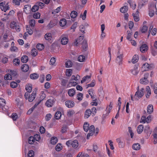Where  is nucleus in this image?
Wrapping results in <instances>:
<instances>
[{"instance_id": "f257e3e1", "label": "nucleus", "mask_w": 157, "mask_h": 157, "mask_svg": "<svg viewBox=\"0 0 157 157\" xmlns=\"http://www.w3.org/2000/svg\"><path fill=\"white\" fill-rule=\"evenodd\" d=\"M123 57V53L122 52L120 53L119 51L117 54V56L116 59V63L118 64L119 65L122 64Z\"/></svg>"}, {"instance_id": "f03ea898", "label": "nucleus", "mask_w": 157, "mask_h": 157, "mask_svg": "<svg viewBox=\"0 0 157 157\" xmlns=\"http://www.w3.org/2000/svg\"><path fill=\"white\" fill-rule=\"evenodd\" d=\"M154 67V65L153 64H149L146 63L143 64L142 68L143 71H148L152 69Z\"/></svg>"}, {"instance_id": "7ed1b4c3", "label": "nucleus", "mask_w": 157, "mask_h": 157, "mask_svg": "<svg viewBox=\"0 0 157 157\" xmlns=\"http://www.w3.org/2000/svg\"><path fill=\"white\" fill-rule=\"evenodd\" d=\"M10 26L12 29H15L16 31L17 32H19L21 31L20 26L15 21L12 22L10 24Z\"/></svg>"}, {"instance_id": "20e7f679", "label": "nucleus", "mask_w": 157, "mask_h": 157, "mask_svg": "<svg viewBox=\"0 0 157 157\" xmlns=\"http://www.w3.org/2000/svg\"><path fill=\"white\" fill-rule=\"evenodd\" d=\"M157 10L156 7V5L152 4L151 5V6L149 8V15L150 17H152L155 13V10Z\"/></svg>"}, {"instance_id": "39448f33", "label": "nucleus", "mask_w": 157, "mask_h": 157, "mask_svg": "<svg viewBox=\"0 0 157 157\" xmlns=\"http://www.w3.org/2000/svg\"><path fill=\"white\" fill-rule=\"evenodd\" d=\"M151 115H149L147 118H146L145 116H143L141 117L140 122V123H145L146 122L148 123L150 122L151 121Z\"/></svg>"}, {"instance_id": "423d86ee", "label": "nucleus", "mask_w": 157, "mask_h": 157, "mask_svg": "<svg viewBox=\"0 0 157 157\" xmlns=\"http://www.w3.org/2000/svg\"><path fill=\"white\" fill-rule=\"evenodd\" d=\"M82 52H86L88 49V45L86 40H83L82 43Z\"/></svg>"}, {"instance_id": "0eeeda50", "label": "nucleus", "mask_w": 157, "mask_h": 157, "mask_svg": "<svg viewBox=\"0 0 157 157\" xmlns=\"http://www.w3.org/2000/svg\"><path fill=\"white\" fill-rule=\"evenodd\" d=\"M61 44L63 45H66L68 42V37L65 36L64 35H63L61 36Z\"/></svg>"}, {"instance_id": "6e6552de", "label": "nucleus", "mask_w": 157, "mask_h": 157, "mask_svg": "<svg viewBox=\"0 0 157 157\" xmlns=\"http://www.w3.org/2000/svg\"><path fill=\"white\" fill-rule=\"evenodd\" d=\"M144 95V92L140 91H137L134 96V98L136 99V100L137 99V97L139 98H141Z\"/></svg>"}, {"instance_id": "1a4fd4ad", "label": "nucleus", "mask_w": 157, "mask_h": 157, "mask_svg": "<svg viewBox=\"0 0 157 157\" xmlns=\"http://www.w3.org/2000/svg\"><path fill=\"white\" fill-rule=\"evenodd\" d=\"M138 66L135 65L133 68L131 70V73L134 75H137L139 72V71L138 70Z\"/></svg>"}, {"instance_id": "9d476101", "label": "nucleus", "mask_w": 157, "mask_h": 157, "mask_svg": "<svg viewBox=\"0 0 157 157\" xmlns=\"http://www.w3.org/2000/svg\"><path fill=\"white\" fill-rule=\"evenodd\" d=\"M36 96L35 91H33L32 94L29 96L28 100L29 102H32L35 98Z\"/></svg>"}, {"instance_id": "9b49d317", "label": "nucleus", "mask_w": 157, "mask_h": 157, "mask_svg": "<svg viewBox=\"0 0 157 157\" xmlns=\"http://www.w3.org/2000/svg\"><path fill=\"white\" fill-rule=\"evenodd\" d=\"M65 105L68 108H72L74 106L75 103L71 101H67L65 102Z\"/></svg>"}, {"instance_id": "f8f14e48", "label": "nucleus", "mask_w": 157, "mask_h": 157, "mask_svg": "<svg viewBox=\"0 0 157 157\" xmlns=\"http://www.w3.org/2000/svg\"><path fill=\"white\" fill-rule=\"evenodd\" d=\"M91 113V110L89 109H87L85 112L84 117L85 118H88L90 117Z\"/></svg>"}, {"instance_id": "ddd939ff", "label": "nucleus", "mask_w": 157, "mask_h": 157, "mask_svg": "<svg viewBox=\"0 0 157 157\" xmlns=\"http://www.w3.org/2000/svg\"><path fill=\"white\" fill-rule=\"evenodd\" d=\"M83 36H80L79 37V38L74 43V44L75 46H78L79 44H82V42H81L82 41H83Z\"/></svg>"}, {"instance_id": "4468645a", "label": "nucleus", "mask_w": 157, "mask_h": 157, "mask_svg": "<svg viewBox=\"0 0 157 157\" xmlns=\"http://www.w3.org/2000/svg\"><path fill=\"white\" fill-rule=\"evenodd\" d=\"M54 102L53 100L49 99L45 103V105L48 107H52Z\"/></svg>"}, {"instance_id": "2eb2a0df", "label": "nucleus", "mask_w": 157, "mask_h": 157, "mask_svg": "<svg viewBox=\"0 0 157 157\" xmlns=\"http://www.w3.org/2000/svg\"><path fill=\"white\" fill-rule=\"evenodd\" d=\"M31 5H26L24 6V11L26 14L29 13L30 11Z\"/></svg>"}, {"instance_id": "dca6fc26", "label": "nucleus", "mask_w": 157, "mask_h": 157, "mask_svg": "<svg viewBox=\"0 0 157 157\" xmlns=\"http://www.w3.org/2000/svg\"><path fill=\"white\" fill-rule=\"evenodd\" d=\"M147 113L148 114L151 113L153 111V107L152 105H149L147 107Z\"/></svg>"}, {"instance_id": "f3484780", "label": "nucleus", "mask_w": 157, "mask_h": 157, "mask_svg": "<svg viewBox=\"0 0 157 157\" xmlns=\"http://www.w3.org/2000/svg\"><path fill=\"white\" fill-rule=\"evenodd\" d=\"M147 48L148 47L146 44H142L140 48V51L144 53L147 51Z\"/></svg>"}, {"instance_id": "a211bd4d", "label": "nucleus", "mask_w": 157, "mask_h": 157, "mask_svg": "<svg viewBox=\"0 0 157 157\" xmlns=\"http://www.w3.org/2000/svg\"><path fill=\"white\" fill-rule=\"evenodd\" d=\"M21 69L23 71L26 72L29 70V67L28 65L24 64L22 66Z\"/></svg>"}, {"instance_id": "6ab92c4d", "label": "nucleus", "mask_w": 157, "mask_h": 157, "mask_svg": "<svg viewBox=\"0 0 157 157\" xmlns=\"http://www.w3.org/2000/svg\"><path fill=\"white\" fill-rule=\"evenodd\" d=\"M52 37V34L49 33H46L44 36L45 40L48 41H50L51 40Z\"/></svg>"}, {"instance_id": "aec40b11", "label": "nucleus", "mask_w": 157, "mask_h": 157, "mask_svg": "<svg viewBox=\"0 0 157 157\" xmlns=\"http://www.w3.org/2000/svg\"><path fill=\"white\" fill-rule=\"evenodd\" d=\"M29 58L26 55L23 56L21 58V61L23 63H25L28 61Z\"/></svg>"}, {"instance_id": "412c9836", "label": "nucleus", "mask_w": 157, "mask_h": 157, "mask_svg": "<svg viewBox=\"0 0 157 157\" xmlns=\"http://www.w3.org/2000/svg\"><path fill=\"white\" fill-rule=\"evenodd\" d=\"M144 129V126L142 125H139L137 129V132L138 134L141 133L143 131Z\"/></svg>"}, {"instance_id": "4be33fe9", "label": "nucleus", "mask_w": 157, "mask_h": 157, "mask_svg": "<svg viewBox=\"0 0 157 157\" xmlns=\"http://www.w3.org/2000/svg\"><path fill=\"white\" fill-rule=\"evenodd\" d=\"M75 93V90L74 89H69L68 92V94L69 96L71 97L73 96Z\"/></svg>"}, {"instance_id": "5701e85b", "label": "nucleus", "mask_w": 157, "mask_h": 157, "mask_svg": "<svg viewBox=\"0 0 157 157\" xmlns=\"http://www.w3.org/2000/svg\"><path fill=\"white\" fill-rule=\"evenodd\" d=\"M132 148L134 150H138L140 149V145L138 143H135L132 145Z\"/></svg>"}, {"instance_id": "b1692460", "label": "nucleus", "mask_w": 157, "mask_h": 157, "mask_svg": "<svg viewBox=\"0 0 157 157\" xmlns=\"http://www.w3.org/2000/svg\"><path fill=\"white\" fill-rule=\"evenodd\" d=\"M32 87L31 84H28L25 86V90L27 92H31L32 90Z\"/></svg>"}, {"instance_id": "393cba45", "label": "nucleus", "mask_w": 157, "mask_h": 157, "mask_svg": "<svg viewBox=\"0 0 157 157\" xmlns=\"http://www.w3.org/2000/svg\"><path fill=\"white\" fill-rule=\"evenodd\" d=\"M39 75L36 73L31 74L30 75V78L32 79H36L38 78Z\"/></svg>"}, {"instance_id": "a878e982", "label": "nucleus", "mask_w": 157, "mask_h": 157, "mask_svg": "<svg viewBox=\"0 0 157 157\" xmlns=\"http://www.w3.org/2000/svg\"><path fill=\"white\" fill-rule=\"evenodd\" d=\"M67 23L66 20L64 18L61 19L59 21L60 25L62 27L64 26Z\"/></svg>"}, {"instance_id": "bb28decb", "label": "nucleus", "mask_w": 157, "mask_h": 157, "mask_svg": "<svg viewBox=\"0 0 157 157\" xmlns=\"http://www.w3.org/2000/svg\"><path fill=\"white\" fill-rule=\"evenodd\" d=\"M71 145L74 148H77L78 146V141L76 140L73 141Z\"/></svg>"}, {"instance_id": "cd10ccee", "label": "nucleus", "mask_w": 157, "mask_h": 157, "mask_svg": "<svg viewBox=\"0 0 157 157\" xmlns=\"http://www.w3.org/2000/svg\"><path fill=\"white\" fill-rule=\"evenodd\" d=\"M39 9V8L36 3L31 8L30 10L33 12H35L38 11Z\"/></svg>"}, {"instance_id": "c85d7f7f", "label": "nucleus", "mask_w": 157, "mask_h": 157, "mask_svg": "<svg viewBox=\"0 0 157 157\" xmlns=\"http://www.w3.org/2000/svg\"><path fill=\"white\" fill-rule=\"evenodd\" d=\"M83 129L85 132H87L89 130V125L87 122H85L83 126Z\"/></svg>"}, {"instance_id": "c756f323", "label": "nucleus", "mask_w": 157, "mask_h": 157, "mask_svg": "<svg viewBox=\"0 0 157 157\" xmlns=\"http://www.w3.org/2000/svg\"><path fill=\"white\" fill-rule=\"evenodd\" d=\"M138 57L137 55H135L133 56L132 59V62L133 63H135L138 62Z\"/></svg>"}, {"instance_id": "7c9ffc66", "label": "nucleus", "mask_w": 157, "mask_h": 157, "mask_svg": "<svg viewBox=\"0 0 157 157\" xmlns=\"http://www.w3.org/2000/svg\"><path fill=\"white\" fill-rule=\"evenodd\" d=\"M58 141V139L56 137H52L51 140V143L52 144H56Z\"/></svg>"}, {"instance_id": "2f4dec72", "label": "nucleus", "mask_w": 157, "mask_h": 157, "mask_svg": "<svg viewBox=\"0 0 157 157\" xmlns=\"http://www.w3.org/2000/svg\"><path fill=\"white\" fill-rule=\"evenodd\" d=\"M112 108L111 107H109V106L107 107L106 108V114H103V117L104 118H105L108 115L109 113L110 112V110L112 109Z\"/></svg>"}, {"instance_id": "473e14b6", "label": "nucleus", "mask_w": 157, "mask_h": 157, "mask_svg": "<svg viewBox=\"0 0 157 157\" xmlns=\"http://www.w3.org/2000/svg\"><path fill=\"white\" fill-rule=\"evenodd\" d=\"M128 7L127 6H124L121 7L120 9L121 12L122 13H125L128 10Z\"/></svg>"}, {"instance_id": "72a5a7b5", "label": "nucleus", "mask_w": 157, "mask_h": 157, "mask_svg": "<svg viewBox=\"0 0 157 157\" xmlns=\"http://www.w3.org/2000/svg\"><path fill=\"white\" fill-rule=\"evenodd\" d=\"M77 15V13L75 11H72L70 13L71 17L73 18H75Z\"/></svg>"}, {"instance_id": "f704fd0d", "label": "nucleus", "mask_w": 157, "mask_h": 157, "mask_svg": "<svg viewBox=\"0 0 157 157\" xmlns=\"http://www.w3.org/2000/svg\"><path fill=\"white\" fill-rule=\"evenodd\" d=\"M61 7L59 6L57 7L56 9L53 11L52 12V14H56L58 13L61 10Z\"/></svg>"}, {"instance_id": "c9c22d12", "label": "nucleus", "mask_w": 157, "mask_h": 157, "mask_svg": "<svg viewBox=\"0 0 157 157\" xmlns=\"http://www.w3.org/2000/svg\"><path fill=\"white\" fill-rule=\"evenodd\" d=\"M40 16V14L38 12L34 13L33 15V17L35 19H39Z\"/></svg>"}, {"instance_id": "e433bc0d", "label": "nucleus", "mask_w": 157, "mask_h": 157, "mask_svg": "<svg viewBox=\"0 0 157 157\" xmlns=\"http://www.w3.org/2000/svg\"><path fill=\"white\" fill-rule=\"evenodd\" d=\"M75 113L74 111L72 110H69L67 112V115L69 117H70L73 115Z\"/></svg>"}, {"instance_id": "4c0bfd02", "label": "nucleus", "mask_w": 157, "mask_h": 157, "mask_svg": "<svg viewBox=\"0 0 157 157\" xmlns=\"http://www.w3.org/2000/svg\"><path fill=\"white\" fill-rule=\"evenodd\" d=\"M61 116V114L60 112L58 111L56 112L55 115V117L56 119H59Z\"/></svg>"}, {"instance_id": "58836bf2", "label": "nucleus", "mask_w": 157, "mask_h": 157, "mask_svg": "<svg viewBox=\"0 0 157 157\" xmlns=\"http://www.w3.org/2000/svg\"><path fill=\"white\" fill-rule=\"evenodd\" d=\"M85 59V57L84 56L82 55L79 56L78 58V61L80 62H84Z\"/></svg>"}, {"instance_id": "ea45409f", "label": "nucleus", "mask_w": 157, "mask_h": 157, "mask_svg": "<svg viewBox=\"0 0 157 157\" xmlns=\"http://www.w3.org/2000/svg\"><path fill=\"white\" fill-rule=\"evenodd\" d=\"M46 96V94L45 93L43 92H42L41 93L40 98L39 99V100L41 101L45 98Z\"/></svg>"}, {"instance_id": "a19ab883", "label": "nucleus", "mask_w": 157, "mask_h": 157, "mask_svg": "<svg viewBox=\"0 0 157 157\" xmlns=\"http://www.w3.org/2000/svg\"><path fill=\"white\" fill-rule=\"evenodd\" d=\"M36 48L37 49L40 50H42L44 48V46L43 44H39L36 46Z\"/></svg>"}, {"instance_id": "79ce46f5", "label": "nucleus", "mask_w": 157, "mask_h": 157, "mask_svg": "<svg viewBox=\"0 0 157 157\" xmlns=\"http://www.w3.org/2000/svg\"><path fill=\"white\" fill-rule=\"evenodd\" d=\"M72 64V63L71 61H67L65 63L66 67L67 68L71 67Z\"/></svg>"}, {"instance_id": "37998d69", "label": "nucleus", "mask_w": 157, "mask_h": 157, "mask_svg": "<svg viewBox=\"0 0 157 157\" xmlns=\"http://www.w3.org/2000/svg\"><path fill=\"white\" fill-rule=\"evenodd\" d=\"M35 140L33 137L30 136L29 138L28 142L29 144H33L34 143Z\"/></svg>"}, {"instance_id": "c03bdc74", "label": "nucleus", "mask_w": 157, "mask_h": 157, "mask_svg": "<svg viewBox=\"0 0 157 157\" xmlns=\"http://www.w3.org/2000/svg\"><path fill=\"white\" fill-rule=\"evenodd\" d=\"M95 80H93L90 83L88 84L87 85V87H86V88H87L89 87H93L95 85Z\"/></svg>"}, {"instance_id": "a18cd8bd", "label": "nucleus", "mask_w": 157, "mask_h": 157, "mask_svg": "<svg viewBox=\"0 0 157 157\" xmlns=\"http://www.w3.org/2000/svg\"><path fill=\"white\" fill-rule=\"evenodd\" d=\"M39 8H42L44 5V4L41 2H38L36 3Z\"/></svg>"}, {"instance_id": "49530a36", "label": "nucleus", "mask_w": 157, "mask_h": 157, "mask_svg": "<svg viewBox=\"0 0 157 157\" xmlns=\"http://www.w3.org/2000/svg\"><path fill=\"white\" fill-rule=\"evenodd\" d=\"M148 27L147 26L144 25L142 28H141L140 30L142 33H145L147 30Z\"/></svg>"}, {"instance_id": "de8ad7c7", "label": "nucleus", "mask_w": 157, "mask_h": 157, "mask_svg": "<svg viewBox=\"0 0 157 157\" xmlns=\"http://www.w3.org/2000/svg\"><path fill=\"white\" fill-rule=\"evenodd\" d=\"M62 146H61V144H58L56 146L55 149L57 151H60L61 150Z\"/></svg>"}, {"instance_id": "09e8293b", "label": "nucleus", "mask_w": 157, "mask_h": 157, "mask_svg": "<svg viewBox=\"0 0 157 157\" xmlns=\"http://www.w3.org/2000/svg\"><path fill=\"white\" fill-rule=\"evenodd\" d=\"M140 82L141 83L144 84H146L148 83V81L147 79H145L144 78L140 79Z\"/></svg>"}, {"instance_id": "8fccbe9b", "label": "nucleus", "mask_w": 157, "mask_h": 157, "mask_svg": "<svg viewBox=\"0 0 157 157\" xmlns=\"http://www.w3.org/2000/svg\"><path fill=\"white\" fill-rule=\"evenodd\" d=\"M6 104L5 100L2 98H0V105L1 106L3 107Z\"/></svg>"}, {"instance_id": "3c124183", "label": "nucleus", "mask_w": 157, "mask_h": 157, "mask_svg": "<svg viewBox=\"0 0 157 157\" xmlns=\"http://www.w3.org/2000/svg\"><path fill=\"white\" fill-rule=\"evenodd\" d=\"M90 130V133H88L87 136V139H89V137L90 136H92L94 134V130Z\"/></svg>"}, {"instance_id": "603ef678", "label": "nucleus", "mask_w": 157, "mask_h": 157, "mask_svg": "<svg viewBox=\"0 0 157 157\" xmlns=\"http://www.w3.org/2000/svg\"><path fill=\"white\" fill-rule=\"evenodd\" d=\"M86 13L87 11L86 10H85L83 15L82 14H80V17L82 18V20H84L86 18Z\"/></svg>"}, {"instance_id": "864d4df0", "label": "nucleus", "mask_w": 157, "mask_h": 157, "mask_svg": "<svg viewBox=\"0 0 157 157\" xmlns=\"http://www.w3.org/2000/svg\"><path fill=\"white\" fill-rule=\"evenodd\" d=\"M13 62L16 65H19L20 63V60L17 58H16L13 59Z\"/></svg>"}, {"instance_id": "5fc2aeb1", "label": "nucleus", "mask_w": 157, "mask_h": 157, "mask_svg": "<svg viewBox=\"0 0 157 157\" xmlns=\"http://www.w3.org/2000/svg\"><path fill=\"white\" fill-rule=\"evenodd\" d=\"M36 49L33 48L31 50V55L33 56H35L37 55V52Z\"/></svg>"}, {"instance_id": "6e6d98bb", "label": "nucleus", "mask_w": 157, "mask_h": 157, "mask_svg": "<svg viewBox=\"0 0 157 157\" xmlns=\"http://www.w3.org/2000/svg\"><path fill=\"white\" fill-rule=\"evenodd\" d=\"M4 79L6 80H10L12 79L11 75L10 74H7L5 75L4 76Z\"/></svg>"}, {"instance_id": "4d7b16f0", "label": "nucleus", "mask_w": 157, "mask_h": 157, "mask_svg": "<svg viewBox=\"0 0 157 157\" xmlns=\"http://www.w3.org/2000/svg\"><path fill=\"white\" fill-rule=\"evenodd\" d=\"M29 22L30 25L32 27H33L35 25V21L34 19H32L30 20Z\"/></svg>"}, {"instance_id": "13d9d810", "label": "nucleus", "mask_w": 157, "mask_h": 157, "mask_svg": "<svg viewBox=\"0 0 157 157\" xmlns=\"http://www.w3.org/2000/svg\"><path fill=\"white\" fill-rule=\"evenodd\" d=\"M77 26V23L75 22L72 25L71 27V29H73V32H74L75 30V29L76 28Z\"/></svg>"}, {"instance_id": "bf43d9fd", "label": "nucleus", "mask_w": 157, "mask_h": 157, "mask_svg": "<svg viewBox=\"0 0 157 157\" xmlns=\"http://www.w3.org/2000/svg\"><path fill=\"white\" fill-rule=\"evenodd\" d=\"M35 140L37 141H39L40 139V136L37 134H36L34 135L33 137Z\"/></svg>"}, {"instance_id": "052dcab7", "label": "nucleus", "mask_w": 157, "mask_h": 157, "mask_svg": "<svg viewBox=\"0 0 157 157\" xmlns=\"http://www.w3.org/2000/svg\"><path fill=\"white\" fill-rule=\"evenodd\" d=\"M72 73V70L71 69H67L66 72V75L68 76H71Z\"/></svg>"}, {"instance_id": "680f3d73", "label": "nucleus", "mask_w": 157, "mask_h": 157, "mask_svg": "<svg viewBox=\"0 0 157 157\" xmlns=\"http://www.w3.org/2000/svg\"><path fill=\"white\" fill-rule=\"evenodd\" d=\"M80 30L83 33H85V28L82 25H80L79 27Z\"/></svg>"}, {"instance_id": "e2e57ef3", "label": "nucleus", "mask_w": 157, "mask_h": 157, "mask_svg": "<svg viewBox=\"0 0 157 157\" xmlns=\"http://www.w3.org/2000/svg\"><path fill=\"white\" fill-rule=\"evenodd\" d=\"M132 15L133 16L134 20L135 21L137 22L139 20V17L137 15H136L135 13H133Z\"/></svg>"}, {"instance_id": "0e129e2a", "label": "nucleus", "mask_w": 157, "mask_h": 157, "mask_svg": "<svg viewBox=\"0 0 157 157\" xmlns=\"http://www.w3.org/2000/svg\"><path fill=\"white\" fill-rule=\"evenodd\" d=\"M154 133L153 135L154 139V144H155L157 143V133Z\"/></svg>"}, {"instance_id": "69168bd1", "label": "nucleus", "mask_w": 157, "mask_h": 157, "mask_svg": "<svg viewBox=\"0 0 157 157\" xmlns=\"http://www.w3.org/2000/svg\"><path fill=\"white\" fill-rule=\"evenodd\" d=\"M17 86V83L15 82H12L10 83V86L13 88H16Z\"/></svg>"}, {"instance_id": "338daca9", "label": "nucleus", "mask_w": 157, "mask_h": 157, "mask_svg": "<svg viewBox=\"0 0 157 157\" xmlns=\"http://www.w3.org/2000/svg\"><path fill=\"white\" fill-rule=\"evenodd\" d=\"M67 126H63L62 128L61 132L62 133H64L67 131Z\"/></svg>"}, {"instance_id": "774afa93", "label": "nucleus", "mask_w": 157, "mask_h": 157, "mask_svg": "<svg viewBox=\"0 0 157 157\" xmlns=\"http://www.w3.org/2000/svg\"><path fill=\"white\" fill-rule=\"evenodd\" d=\"M34 155V152L33 151L31 150L29 151L28 156L29 157H33Z\"/></svg>"}]
</instances>
